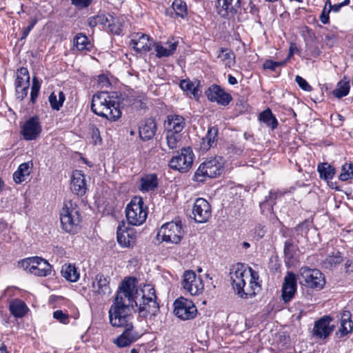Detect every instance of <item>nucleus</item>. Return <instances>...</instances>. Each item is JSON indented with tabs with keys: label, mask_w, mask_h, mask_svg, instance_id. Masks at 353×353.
<instances>
[{
	"label": "nucleus",
	"mask_w": 353,
	"mask_h": 353,
	"mask_svg": "<svg viewBox=\"0 0 353 353\" xmlns=\"http://www.w3.org/2000/svg\"><path fill=\"white\" fill-rule=\"evenodd\" d=\"M134 279L129 277L122 281L108 314L113 327L123 329L122 334L114 340L119 347L129 346L140 337L134 327V316L130 310L134 301Z\"/></svg>",
	"instance_id": "obj_1"
},
{
	"label": "nucleus",
	"mask_w": 353,
	"mask_h": 353,
	"mask_svg": "<svg viewBox=\"0 0 353 353\" xmlns=\"http://www.w3.org/2000/svg\"><path fill=\"white\" fill-rule=\"evenodd\" d=\"M232 288L236 294L242 299H249L256 294L260 288L257 280L259 274L251 268H247L242 263H237L230 272Z\"/></svg>",
	"instance_id": "obj_2"
},
{
	"label": "nucleus",
	"mask_w": 353,
	"mask_h": 353,
	"mask_svg": "<svg viewBox=\"0 0 353 353\" xmlns=\"http://www.w3.org/2000/svg\"><path fill=\"white\" fill-rule=\"evenodd\" d=\"M139 316L145 319H152L159 312V305L157 302V295L154 288L150 285H145L143 288L134 290V301Z\"/></svg>",
	"instance_id": "obj_3"
},
{
	"label": "nucleus",
	"mask_w": 353,
	"mask_h": 353,
	"mask_svg": "<svg viewBox=\"0 0 353 353\" xmlns=\"http://www.w3.org/2000/svg\"><path fill=\"white\" fill-rule=\"evenodd\" d=\"M91 110L94 114L110 121H116L121 116L117 95L108 92H100L93 96Z\"/></svg>",
	"instance_id": "obj_4"
},
{
	"label": "nucleus",
	"mask_w": 353,
	"mask_h": 353,
	"mask_svg": "<svg viewBox=\"0 0 353 353\" xmlns=\"http://www.w3.org/2000/svg\"><path fill=\"white\" fill-rule=\"evenodd\" d=\"M60 220L64 231L70 234L77 233L81 221L77 205L71 200L65 201L60 212Z\"/></svg>",
	"instance_id": "obj_5"
},
{
	"label": "nucleus",
	"mask_w": 353,
	"mask_h": 353,
	"mask_svg": "<svg viewBox=\"0 0 353 353\" xmlns=\"http://www.w3.org/2000/svg\"><path fill=\"white\" fill-rule=\"evenodd\" d=\"M125 216L131 225H141L146 220L148 211L141 196H134L125 208Z\"/></svg>",
	"instance_id": "obj_6"
},
{
	"label": "nucleus",
	"mask_w": 353,
	"mask_h": 353,
	"mask_svg": "<svg viewBox=\"0 0 353 353\" xmlns=\"http://www.w3.org/2000/svg\"><path fill=\"white\" fill-rule=\"evenodd\" d=\"M223 171V160L221 157H216L206 160L201 163L195 172V180L200 182L205 181L208 178H215Z\"/></svg>",
	"instance_id": "obj_7"
},
{
	"label": "nucleus",
	"mask_w": 353,
	"mask_h": 353,
	"mask_svg": "<svg viewBox=\"0 0 353 353\" xmlns=\"http://www.w3.org/2000/svg\"><path fill=\"white\" fill-rule=\"evenodd\" d=\"M299 283L310 288L321 289L325 285L323 274L316 269L302 267L297 276Z\"/></svg>",
	"instance_id": "obj_8"
},
{
	"label": "nucleus",
	"mask_w": 353,
	"mask_h": 353,
	"mask_svg": "<svg viewBox=\"0 0 353 353\" xmlns=\"http://www.w3.org/2000/svg\"><path fill=\"white\" fill-rule=\"evenodd\" d=\"M184 231L181 221L168 222L163 224L158 235L162 236V241L177 244L183 236Z\"/></svg>",
	"instance_id": "obj_9"
},
{
	"label": "nucleus",
	"mask_w": 353,
	"mask_h": 353,
	"mask_svg": "<svg viewBox=\"0 0 353 353\" xmlns=\"http://www.w3.org/2000/svg\"><path fill=\"white\" fill-rule=\"evenodd\" d=\"M194 157L190 148H183L181 153L172 157L168 165L172 170L185 173L192 168Z\"/></svg>",
	"instance_id": "obj_10"
},
{
	"label": "nucleus",
	"mask_w": 353,
	"mask_h": 353,
	"mask_svg": "<svg viewBox=\"0 0 353 353\" xmlns=\"http://www.w3.org/2000/svg\"><path fill=\"white\" fill-rule=\"evenodd\" d=\"M174 314L183 321L193 319L197 314V308L194 303L182 296L174 302Z\"/></svg>",
	"instance_id": "obj_11"
},
{
	"label": "nucleus",
	"mask_w": 353,
	"mask_h": 353,
	"mask_svg": "<svg viewBox=\"0 0 353 353\" xmlns=\"http://www.w3.org/2000/svg\"><path fill=\"white\" fill-rule=\"evenodd\" d=\"M21 264L24 269L38 276H46L51 272V265L41 257L28 258L23 261Z\"/></svg>",
	"instance_id": "obj_12"
},
{
	"label": "nucleus",
	"mask_w": 353,
	"mask_h": 353,
	"mask_svg": "<svg viewBox=\"0 0 353 353\" xmlns=\"http://www.w3.org/2000/svg\"><path fill=\"white\" fill-rule=\"evenodd\" d=\"M183 288L191 295H199L204 290V284L200 276L192 270H186L183 275Z\"/></svg>",
	"instance_id": "obj_13"
},
{
	"label": "nucleus",
	"mask_w": 353,
	"mask_h": 353,
	"mask_svg": "<svg viewBox=\"0 0 353 353\" xmlns=\"http://www.w3.org/2000/svg\"><path fill=\"white\" fill-rule=\"evenodd\" d=\"M332 319L329 316H324L315 321L312 329L313 337L318 339H325L327 338L334 329V325L331 323Z\"/></svg>",
	"instance_id": "obj_14"
},
{
	"label": "nucleus",
	"mask_w": 353,
	"mask_h": 353,
	"mask_svg": "<svg viewBox=\"0 0 353 353\" xmlns=\"http://www.w3.org/2000/svg\"><path fill=\"white\" fill-rule=\"evenodd\" d=\"M205 94L210 101L216 102L220 105L226 106L232 101V95L216 84L210 86Z\"/></svg>",
	"instance_id": "obj_15"
},
{
	"label": "nucleus",
	"mask_w": 353,
	"mask_h": 353,
	"mask_svg": "<svg viewBox=\"0 0 353 353\" xmlns=\"http://www.w3.org/2000/svg\"><path fill=\"white\" fill-rule=\"evenodd\" d=\"M192 214L196 222L201 223L207 222L211 216L210 203L203 198H198L194 203Z\"/></svg>",
	"instance_id": "obj_16"
},
{
	"label": "nucleus",
	"mask_w": 353,
	"mask_h": 353,
	"mask_svg": "<svg viewBox=\"0 0 353 353\" xmlns=\"http://www.w3.org/2000/svg\"><path fill=\"white\" fill-rule=\"evenodd\" d=\"M242 0H217L218 13L224 18L234 17L241 8Z\"/></svg>",
	"instance_id": "obj_17"
},
{
	"label": "nucleus",
	"mask_w": 353,
	"mask_h": 353,
	"mask_svg": "<svg viewBox=\"0 0 353 353\" xmlns=\"http://www.w3.org/2000/svg\"><path fill=\"white\" fill-rule=\"evenodd\" d=\"M21 134L26 140H35L41 132V126L37 117H30L24 123Z\"/></svg>",
	"instance_id": "obj_18"
},
{
	"label": "nucleus",
	"mask_w": 353,
	"mask_h": 353,
	"mask_svg": "<svg viewBox=\"0 0 353 353\" xmlns=\"http://www.w3.org/2000/svg\"><path fill=\"white\" fill-rule=\"evenodd\" d=\"M296 276L293 272H288L282 285V299L285 303L290 301L296 292Z\"/></svg>",
	"instance_id": "obj_19"
},
{
	"label": "nucleus",
	"mask_w": 353,
	"mask_h": 353,
	"mask_svg": "<svg viewBox=\"0 0 353 353\" xmlns=\"http://www.w3.org/2000/svg\"><path fill=\"white\" fill-rule=\"evenodd\" d=\"M154 42L150 37L145 34L137 33L130 41V46L139 53L145 54L154 46Z\"/></svg>",
	"instance_id": "obj_20"
},
{
	"label": "nucleus",
	"mask_w": 353,
	"mask_h": 353,
	"mask_svg": "<svg viewBox=\"0 0 353 353\" xmlns=\"http://www.w3.org/2000/svg\"><path fill=\"white\" fill-rule=\"evenodd\" d=\"M71 190L72 192L78 196H83L85 194L87 190L85 176L81 170L73 171Z\"/></svg>",
	"instance_id": "obj_21"
},
{
	"label": "nucleus",
	"mask_w": 353,
	"mask_h": 353,
	"mask_svg": "<svg viewBox=\"0 0 353 353\" xmlns=\"http://www.w3.org/2000/svg\"><path fill=\"white\" fill-rule=\"evenodd\" d=\"M92 288L93 292L100 296L109 295L111 293L110 279L103 274L96 275Z\"/></svg>",
	"instance_id": "obj_22"
},
{
	"label": "nucleus",
	"mask_w": 353,
	"mask_h": 353,
	"mask_svg": "<svg viewBox=\"0 0 353 353\" xmlns=\"http://www.w3.org/2000/svg\"><path fill=\"white\" fill-rule=\"evenodd\" d=\"M137 233L134 229L128 228H123L119 225L117 228V241L123 247H130L135 242Z\"/></svg>",
	"instance_id": "obj_23"
},
{
	"label": "nucleus",
	"mask_w": 353,
	"mask_h": 353,
	"mask_svg": "<svg viewBox=\"0 0 353 353\" xmlns=\"http://www.w3.org/2000/svg\"><path fill=\"white\" fill-rule=\"evenodd\" d=\"M165 125L166 132L180 134L184 128L185 123V119L182 116L171 114L167 117Z\"/></svg>",
	"instance_id": "obj_24"
},
{
	"label": "nucleus",
	"mask_w": 353,
	"mask_h": 353,
	"mask_svg": "<svg viewBox=\"0 0 353 353\" xmlns=\"http://www.w3.org/2000/svg\"><path fill=\"white\" fill-rule=\"evenodd\" d=\"M178 43V41H167L165 46H163L161 43H154V48L156 56L158 58H163L172 55L176 50Z\"/></svg>",
	"instance_id": "obj_25"
},
{
	"label": "nucleus",
	"mask_w": 353,
	"mask_h": 353,
	"mask_svg": "<svg viewBox=\"0 0 353 353\" xmlns=\"http://www.w3.org/2000/svg\"><path fill=\"white\" fill-rule=\"evenodd\" d=\"M159 186V179L154 173L143 175L140 179L139 190L141 192L154 190Z\"/></svg>",
	"instance_id": "obj_26"
},
{
	"label": "nucleus",
	"mask_w": 353,
	"mask_h": 353,
	"mask_svg": "<svg viewBox=\"0 0 353 353\" xmlns=\"http://www.w3.org/2000/svg\"><path fill=\"white\" fill-rule=\"evenodd\" d=\"M157 124L154 119H148L139 127V136L143 141L150 140L155 135Z\"/></svg>",
	"instance_id": "obj_27"
},
{
	"label": "nucleus",
	"mask_w": 353,
	"mask_h": 353,
	"mask_svg": "<svg viewBox=\"0 0 353 353\" xmlns=\"http://www.w3.org/2000/svg\"><path fill=\"white\" fill-rule=\"evenodd\" d=\"M353 330V321L351 318V313L349 311H343L341 314L340 325L338 333L341 337L345 336L351 333Z\"/></svg>",
	"instance_id": "obj_28"
},
{
	"label": "nucleus",
	"mask_w": 353,
	"mask_h": 353,
	"mask_svg": "<svg viewBox=\"0 0 353 353\" xmlns=\"http://www.w3.org/2000/svg\"><path fill=\"white\" fill-rule=\"evenodd\" d=\"M281 196V192L271 190L269 195L265 196V200L260 203L261 213L263 214L272 213L273 212V206L276 203V200Z\"/></svg>",
	"instance_id": "obj_29"
},
{
	"label": "nucleus",
	"mask_w": 353,
	"mask_h": 353,
	"mask_svg": "<svg viewBox=\"0 0 353 353\" xmlns=\"http://www.w3.org/2000/svg\"><path fill=\"white\" fill-rule=\"evenodd\" d=\"M218 135V129L215 126L208 128L207 134L202 139L201 148L203 150L207 151L210 148L214 147L216 144Z\"/></svg>",
	"instance_id": "obj_30"
},
{
	"label": "nucleus",
	"mask_w": 353,
	"mask_h": 353,
	"mask_svg": "<svg viewBox=\"0 0 353 353\" xmlns=\"http://www.w3.org/2000/svg\"><path fill=\"white\" fill-rule=\"evenodd\" d=\"M32 163L31 161L21 163L13 174V179L17 183H21L30 175Z\"/></svg>",
	"instance_id": "obj_31"
},
{
	"label": "nucleus",
	"mask_w": 353,
	"mask_h": 353,
	"mask_svg": "<svg viewBox=\"0 0 353 353\" xmlns=\"http://www.w3.org/2000/svg\"><path fill=\"white\" fill-rule=\"evenodd\" d=\"M10 313L16 318L23 317L29 310L26 304L20 299H14L10 304Z\"/></svg>",
	"instance_id": "obj_32"
},
{
	"label": "nucleus",
	"mask_w": 353,
	"mask_h": 353,
	"mask_svg": "<svg viewBox=\"0 0 353 353\" xmlns=\"http://www.w3.org/2000/svg\"><path fill=\"white\" fill-rule=\"evenodd\" d=\"M61 275L70 282H76L79 279L80 274L73 264H64L61 270Z\"/></svg>",
	"instance_id": "obj_33"
},
{
	"label": "nucleus",
	"mask_w": 353,
	"mask_h": 353,
	"mask_svg": "<svg viewBox=\"0 0 353 353\" xmlns=\"http://www.w3.org/2000/svg\"><path fill=\"white\" fill-rule=\"evenodd\" d=\"M168 14H173L176 17L184 18L187 14V6L183 0H174L172 3V8L166 10Z\"/></svg>",
	"instance_id": "obj_34"
},
{
	"label": "nucleus",
	"mask_w": 353,
	"mask_h": 353,
	"mask_svg": "<svg viewBox=\"0 0 353 353\" xmlns=\"http://www.w3.org/2000/svg\"><path fill=\"white\" fill-rule=\"evenodd\" d=\"M259 119L266 126L270 128L272 130L276 129L279 124L276 118L273 115L270 108H267L261 112L259 115Z\"/></svg>",
	"instance_id": "obj_35"
},
{
	"label": "nucleus",
	"mask_w": 353,
	"mask_h": 353,
	"mask_svg": "<svg viewBox=\"0 0 353 353\" xmlns=\"http://www.w3.org/2000/svg\"><path fill=\"white\" fill-rule=\"evenodd\" d=\"M217 58L220 59L226 67H231L234 64L235 56L234 52L227 48H221L219 50Z\"/></svg>",
	"instance_id": "obj_36"
},
{
	"label": "nucleus",
	"mask_w": 353,
	"mask_h": 353,
	"mask_svg": "<svg viewBox=\"0 0 353 353\" xmlns=\"http://www.w3.org/2000/svg\"><path fill=\"white\" fill-rule=\"evenodd\" d=\"M350 88V81L347 77H344L338 83L336 88L332 91V94L334 97L340 99L347 95Z\"/></svg>",
	"instance_id": "obj_37"
},
{
	"label": "nucleus",
	"mask_w": 353,
	"mask_h": 353,
	"mask_svg": "<svg viewBox=\"0 0 353 353\" xmlns=\"http://www.w3.org/2000/svg\"><path fill=\"white\" fill-rule=\"evenodd\" d=\"M110 20H112V16L109 14H99L96 16L91 17L88 19V26L94 28L97 26L101 25L107 26Z\"/></svg>",
	"instance_id": "obj_38"
},
{
	"label": "nucleus",
	"mask_w": 353,
	"mask_h": 353,
	"mask_svg": "<svg viewBox=\"0 0 353 353\" xmlns=\"http://www.w3.org/2000/svg\"><path fill=\"white\" fill-rule=\"evenodd\" d=\"M317 171L322 179H332L335 174V169L327 163H319L317 167Z\"/></svg>",
	"instance_id": "obj_39"
},
{
	"label": "nucleus",
	"mask_w": 353,
	"mask_h": 353,
	"mask_svg": "<svg viewBox=\"0 0 353 353\" xmlns=\"http://www.w3.org/2000/svg\"><path fill=\"white\" fill-rule=\"evenodd\" d=\"M74 47L79 51L88 50L90 48V43L88 38L82 33H78L73 40Z\"/></svg>",
	"instance_id": "obj_40"
},
{
	"label": "nucleus",
	"mask_w": 353,
	"mask_h": 353,
	"mask_svg": "<svg viewBox=\"0 0 353 353\" xmlns=\"http://www.w3.org/2000/svg\"><path fill=\"white\" fill-rule=\"evenodd\" d=\"M108 23L107 27L110 31L114 34H120L123 30L124 21L120 17H114L112 16V20H110Z\"/></svg>",
	"instance_id": "obj_41"
},
{
	"label": "nucleus",
	"mask_w": 353,
	"mask_h": 353,
	"mask_svg": "<svg viewBox=\"0 0 353 353\" xmlns=\"http://www.w3.org/2000/svg\"><path fill=\"white\" fill-rule=\"evenodd\" d=\"M181 139V134L166 132V143L170 149L174 150L179 148Z\"/></svg>",
	"instance_id": "obj_42"
},
{
	"label": "nucleus",
	"mask_w": 353,
	"mask_h": 353,
	"mask_svg": "<svg viewBox=\"0 0 353 353\" xmlns=\"http://www.w3.org/2000/svg\"><path fill=\"white\" fill-rule=\"evenodd\" d=\"M343 261V257L339 251L334 252L331 255H329L324 261V266L325 268H332L336 265L341 263Z\"/></svg>",
	"instance_id": "obj_43"
},
{
	"label": "nucleus",
	"mask_w": 353,
	"mask_h": 353,
	"mask_svg": "<svg viewBox=\"0 0 353 353\" xmlns=\"http://www.w3.org/2000/svg\"><path fill=\"white\" fill-rule=\"evenodd\" d=\"M342 181H346L353 178V164L345 163L342 165L341 173L339 176Z\"/></svg>",
	"instance_id": "obj_44"
},
{
	"label": "nucleus",
	"mask_w": 353,
	"mask_h": 353,
	"mask_svg": "<svg viewBox=\"0 0 353 353\" xmlns=\"http://www.w3.org/2000/svg\"><path fill=\"white\" fill-rule=\"evenodd\" d=\"M180 87L183 90L185 91L188 94L193 95L194 97L197 95L198 89L190 80L183 79L181 81Z\"/></svg>",
	"instance_id": "obj_45"
},
{
	"label": "nucleus",
	"mask_w": 353,
	"mask_h": 353,
	"mask_svg": "<svg viewBox=\"0 0 353 353\" xmlns=\"http://www.w3.org/2000/svg\"><path fill=\"white\" fill-rule=\"evenodd\" d=\"M296 247L294 245L292 240L286 241L284 246V254L285 258L289 260L294 259L296 254Z\"/></svg>",
	"instance_id": "obj_46"
},
{
	"label": "nucleus",
	"mask_w": 353,
	"mask_h": 353,
	"mask_svg": "<svg viewBox=\"0 0 353 353\" xmlns=\"http://www.w3.org/2000/svg\"><path fill=\"white\" fill-rule=\"evenodd\" d=\"M308 232V225L306 222H303L299 224L295 228V232L296 233V241L298 243L301 241V238L305 237Z\"/></svg>",
	"instance_id": "obj_47"
},
{
	"label": "nucleus",
	"mask_w": 353,
	"mask_h": 353,
	"mask_svg": "<svg viewBox=\"0 0 353 353\" xmlns=\"http://www.w3.org/2000/svg\"><path fill=\"white\" fill-rule=\"evenodd\" d=\"M40 88L41 85L39 80L37 77H33L32 85L30 92V101L32 103H34L36 101V99L38 97Z\"/></svg>",
	"instance_id": "obj_48"
},
{
	"label": "nucleus",
	"mask_w": 353,
	"mask_h": 353,
	"mask_svg": "<svg viewBox=\"0 0 353 353\" xmlns=\"http://www.w3.org/2000/svg\"><path fill=\"white\" fill-rule=\"evenodd\" d=\"M90 133L94 145L101 144L102 143V139L100 135V132L98 128L95 125H92L90 126Z\"/></svg>",
	"instance_id": "obj_49"
},
{
	"label": "nucleus",
	"mask_w": 353,
	"mask_h": 353,
	"mask_svg": "<svg viewBox=\"0 0 353 353\" xmlns=\"http://www.w3.org/2000/svg\"><path fill=\"white\" fill-rule=\"evenodd\" d=\"M286 61H274L272 60H266L263 63V68L274 71L276 68L283 66L285 64Z\"/></svg>",
	"instance_id": "obj_50"
},
{
	"label": "nucleus",
	"mask_w": 353,
	"mask_h": 353,
	"mask_svg": "<svg viewBox=\"0 0 353 353\" xmlns=\"http://www.w3.org/2000/svg\"><path fill=\"white\" fill-rule=\"evenodd\" d=\"M53 317L64 324H67L69 322L68 315L60 310H56L53 312Z\"/></svg>",
	"instance_id": "obj_51"
},
{
	"label": "nucleus",
	"mask_w": 353,
	"mask_h": 353,
	"mask_svg": "<svg viewBox=\"0 0 353 353\" xmlns=\"http://www.w3.org/2000/svg\"><path fill=\"white\" fill-rule=\"evenodd\" d=\"M71 4L77 9L81 10L87 8L92 3V0H70Z\"/></svg>",
	"instance_id": "obj_52"
},
{
	"label": "nucleus",
	"mask_w": 353,
	"mask_h": 353,
	"mask_svg": "<svg viewBox=\"0 0 353 353\" xmlns=\"http://www.w3.org/2000/svg\"><path fill=\"white\" fill-rule=\"evenodd\" d=\"M295 81L299 85V86L304 91H311L312 87L311 85L304 79L303 77L300 76H296Z\"/></svg>",
	"instance_id": "obj_53"
},
{
	"label": "nucleus",
	"mask_w": 353,
	"mask_h": 353,
	"mask_svg": "<svg viewBox=\"0 0 353 353\" xmlns=\"http://www.w3.org/2000/svg\"><path fill=\"white\" fill-rule=\"evenodd\" d=\"M243 10L245 13H251L255 14L258 12V8L252 1H250L246 6L241 3V8L239 10Z\"/></svg>",
	"instance_id": "obj_54"
},
{
	"label": "nucleus",
	"mask_w": 353,
	"mask_h": 353,
	"mask_svg": "<svg viewBox=\"0 0 353 353\" xmlns=\"http://www.w3.org/2000/svg\"><path fill=\"white\" fill-rule=\"evenodd\" d=\"M228 153L232 155H241L243 153V148L241 145L230 144L227 147Z\"/></svg>",
	"instance_id": "obj_55"
},
{
	"label": "nucleus",
	"mask_w": 353,
	"mask_h": 353,
	"mask_svg": "<svg viewBox=\"0 0 353 353\" xmlns=\"http://www.w3.org/2000/svg\"><path fill=\"white\" fill-rule=\"evenodd\" d=\"M16 96L18 99L23 100L28 94L29 87H15Z\"/></svg>",
	"instance_id": "obj_56"
},
{
	"label": "nucleus",
	"mask_w": 353,
	"mask_h": 353,
	"mask_svg": "<svg viewBox=\"0 0 353 353\" xmlns=\"http://www.w3.org/2000/svg\"><path fill=\"white\" fill-rule=\"evenodd\" d=\"M37 22V19H31L29 25L26 28H24L22 31V36H21L22 39H26L27 37V36L28 35L30 32L32 30L34 26L36 25Z\"/></svg>",
	"instance_id": "obj_57"
},
{
	"label": "nucleus",
	"mask_w": 353,
	"mask_h": 353,
	"mask_svg": "<svg viewBox=\"0 0 353 353\" xmlns=\"http://www.w3.org/2000/svg\"><path fill=\"white\" fill-rule=\"evenodd\" d=\"M49 102L50 103L51 108L53 110H59L61 107L59 105L58 99L57 95L52 92L49 97Z\"/></svg>",
	"instance_id": "obj_58"
},
{
	"label": "nucleus",
	"mask_w": 353,
	"mask_h": 353,
	"mask_svg": "<svg viewBox=\"0 0 353 353\" xmlns=\"http://www.w3.org/2000/svg\"><path fill=\"white\" fill-rule=\"evenodd\" d=\"M331 10L327 9V8L324 7L322 12L320 15V21L323 24H327L329 23L330 17H329V13L330 12Z\"/></svg>",
	"instance_id": "obj_59"
},
{
	"label": "nucleus",
	"mask_w": 353,
	"mask_h": 353,
	"mask_svg": "<svg viewBox=\"0 0 353 353\" xmlns=\"http://www.w3.org/2000/svg\"><path fill=\"white\" fill-rule=\"evenodd\" d=\"M266 233V230L265 226L258 224L256 225L254 228V234L256 236H257L259 239H261L265 236Z\"/></svg>",
	"instance_id": "obj_60"
},
{
	"label": "nucleus",
	"mask_w": 353,
	"mask_h": 353,
	"mask_svg": "<svg viewBox=\"0 0 353 353\" xmlns=\"http://www.w3.org/2000/svg\"><path fill=\"white\" fill-rule=\"evenodd\" d=\"M17 77H21V79L30 80L29 72L26 68H21L17 70Z\"/></svg>",
	"instance_id": "obj_61"
},
{
	"label": "nucleus",
	"mask_w": 353,
	"mask_h": 353,
	"mask_svg": "<svg viewBox=\"0 0 353 353\" xmlns=\"http://www.w3.org/2000/svg\"><path fill=\"white\" fill-rule=\"evenodd\" d=\"M15 87H21V86H26L29 87L30 85V80L27 79H23L21 77H16L15 79Z\"/></svg>",
	"instance_id": "obj_62"
},
{
	"label": "nucleus",
	"mask_w": 353,
	"mask_h": 353,
	"mask_svg": "<svg viewBox=\"0 0 353 353\" xmlns=\"http://www.w3.org/2000/svg\"><path fill=\"white\" fill-rule=\"evenodd\" d=\"M99 84L101 85V88L109 87L110 85L109 79L105 75H99L98 77Z\"/></svg>",
	"instance_id": "obj_63"
},
{
	"label": "nucleus",
	"mask_w": 353,
	"mask_h": 353,
	"mask_svg": "<svg viewBox=\"0 0 353 353\" xmlns=\"http://www.w3.org/2000/svg\"><path fill=\"white\" fill-rule=\"evenodd\" d=\"M64 101H65V94H63V92H59L58 102H59V105H60V107H62Z\"/></svg>",
	"instance_id": "obj_64"
}]
</instances>
